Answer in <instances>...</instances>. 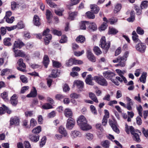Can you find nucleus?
Wrapping results in <instances>:
<instances>
[{
    "instance_id": "1",
    "label": "nucleus",
    "mask_w": 148,
    "mask_h": 148,
    "mask_svg": "<svg viewBox=\"0 0 148 148\" xmlns=\"http://www.w3.org/2000/svg\"><path fill=\"white\" fill-rule=\"evenodd\" d=\"M77 123L80 129L83 130H88L92 128V127L88 124L87 120L83 115L79 116L77 120Z\"/></svg>"
},
{
    "instance_id": "2",
    "label": "nucleus",
    "mask_w": 148,
    "mask_h": 148,
    "mask_svg": "<svg viewBox=\"0 0 148 148\" xmlns=\"http://www.w3.org/2000/svg\"><path fill=\"white\" fill-rule=\"evenodd\" d=\"M99 46L105 51L104 52L106 53L110 46V41L106 42V38L102 36L100 40Z\"/></svg>"
},
{
    "instance_id": "3",
    "label": "nucleus",
    "mask_w": 148,
    "mask_h": 148,
    "mask_svg": "<svg viewBox=\"0 0 148 148\" xmlns=\"http://www.w3.org/2000/svg\"><path fill=\"white\" fill-rule=\"evenodd\" d=\"M88 26L87 29L90 32L92 31V22L89 23L88 21H82L80 25V29H81L85 30L86 29V26Z\"/></svg>"
},
{
    "instance_id": "4",
    "label": "nucleus",
    "mask_w": 148,
    "mask_h": 148,
    "mask_svg": "<svg viewBox=\"0 0 148 148\" xmlns=\"http://www.w3.org/2000/svg\"><path fill=\"white\" fill-rule=\"evenodd\" d=\"M94 79L99 84L103 86H106L108 83L106 80L103 77L95 76L94 77Z\"/></svg>"
},
{
    "instance_id": "5",
    "label": "nucleus",
    "mask_w": 148,
    "mask_h": 148,
    "mask_svg": "<svg viewBox=\"0 0 148 148\" xmlns=\"http://www.w3.org/2000/svg\"><path fill=\"white\" fill-rule=\"evenodd\" d=\"M17 63L19 66L17 67V69L21 71L26 72L27 71L25 69H26V66L25 63L23 62V59L22 58L19 59Z\"/></svg>"
},
{
    "instance_id": "6",
    "label": "nucleus",
    "mask_w": 148,
    "mask_h": 148,
    "mask_svg": "<svg viewBox=\"0 0 148 148\" xmlns=\"http://www.w3.org/2000/svg\"><path fill=\"white\" fill-rule=\"evenodd\" d=\"M75 124V119L72 118H70L67 120L66 124V128L69 130H72L74 127Z\"/></svg>"
},
{
    "instance_id": "7",
    "label": "nucleus",
    "mask_w": 148,
    "mask_h": 148,
    "mask_svg": "<svg viewBox=\"0 0 148 148\" xmlns=\"http://www.w3.org/2000/svg\"><path fill=\"white\" fill-rule=\"evenodd\" d=\"M109 123L113 130L116 133L119 134L120 132L119 129L117 127V124L116 121L114 120H113L109 119Z\"/></svg>"
},
{
    "instance_id": "8",
    "label": "nucleus",
    "mask_w": 148,
    "mask_h": 148,
    "mask_svg": "<svg viewBox=\"0 0 148 148\" xmlns=\"http://www.w3.org/2000/svg\"><path fill=\"white\" fill-rule=\"evenodd\" d=\"M20 119L18 117L15 116L11 118L10 121V125L17 126L19 125Z\"/></svg>"
},
{
    "instance_id": "9",
    "label": "nucleus",
    "mask_w": 148,
    "mask_h": 148,
    "mask_svg": "<svg viewBox=\"0 0 148 148\" xmlns=\"http://www.w3.org/2000/svg\"><path fill=\"white\" fill-rule=\"evenodd\" d=\"M2 107H0V115L4 114L5 112L10 114L12 112V111L5 105L3 104Z\"/></svg>"
},
{
    "instance_id": "10",
    "label": "nucleus",
    "mask_w": 148,
    "mask_h": 148,
    "mask_svg": "<svg viewBox=\"0 0 148 148\" xmlns=\"http://www.w3.org/2000/svg\"><path fill=\"white\" fill-rule=\"evenodd\" d=\"M103 76L107 79H109L112 81V77H114L115 76V74L110 71H106L104 72L103 73Z\"/></svg>"
},
{
    "instance_id": "11",
    "label": "nucleus",
    "mask_w": 148,
    "mask_h": 148,
    "mask_svg": "<svg viewBox=\"0 0 148 148\" xmlns=\"http://www.w3.org/2000/svg\"><path fill=\"white\" fill-rule=\"evenodd\" d=\"M146 46L145 44L141 43H138L136 46V49L140 52H144L146 49Z\"/></svg>"
},
{
    "instance_id": "12",
    "label": "nucleus",
    "mask_w": 148,
    "mask_h": 148,
    "mask_svg": "<svg viewBox=\"0 0 148 148\" xmlns=\"http://www.w3.org/2000/svg\"><path fill=\"white\" fill-rule=\"evenodd\" d=\"M24 45V44L22 41H15L14 43L12 49H16L18 48L20 49Z\"/></svg>"
},
{
    "instance_id": "13",
    "label": "nucleus",
    "mask_w": 148,
    "mask_h": 148,
    "mask_svg": "<svg viewBox=\"0 0 148 148\" xmlns=\"http://www.w3.org/2000/svg\"><path fill=\"white\" fill-rule=\"evenodd\" d=\"M12 50L14 53L15 57H24L26 55L25 52L22 50H18L17 49H12Z\"/></svg>"
},
{
    "instance_id": "14",
    "label": "nucleus",
    "mask_w": 148,
    "mask_h": 148,
    "mask_svg": "<svg viewBox=\"0 0 148 148\" xmlns=\"http://www.w3.org/2000/svg\"><path fill=\"white\" fill-rule=\"evenodd\" d=\"M74 84L76 85L79 91H82L83 90L84 87V83L82 81L76 80L74 81Z\"/></svg>"
},
{
    "instance_id": "15",
    "label": "nucleus",
    "mask_w": 148,
    "mask_h": 148,
    "mask_svg": "<svg viewBox=\"0 0 148 148\" xmlns=\"http://www.w3.org/2000/svg\"><path fill=\"white\" fill-rule=\"evenodd\" d=\"M40 136L38 134H33L29 135L30 140L32 142L36 143L39 139Z\"/></svg>"
},
{
    "instance_id": "16",
    "label": "nucleus",
    "mask_w": 148,
    "mask_h": 148,
    "mask_svg": "<svg viewBox=\"0 0 148 148\" xmlns=\"http://www.w3.org/2000/svg\"><path fill=\"white\" fill-rule=\"evenodd\" d=\"M126 99L127 101V109L129 110H132V106L133 105L134 102L128 97H127Z\"/></svg>"
},
{
    "instance_id": "17",
    "label": "nucleus",
    "mask_w": 148,
    "mask_h": 148,
    "mask_svg": "<svg viewBox=\"0 0 148 148\" xmlns=\"http://www.w3.org/2000/svg\"><path fill=\"white\" fill-rule=\"evenodd\" d=\"M64 114L65 116L67 118H72L73 116V112L71 109L66 108L65 109Z\"/></svg>"
},
{
    "instance_id": "18",
    "label": "nucleus",
    "mask_w": 148,
    "mask_h": 148,
    "mask_svg": "<svg viewBox=\"0 0 148 148\" xmlns=\"http://www.w3.org/2000/svg\"><path fill=\"white\" fill-rule=\"evenodd\" d=\"M60 70H58L57 69H54L52 70L51 73L50 75H49L50 77H52L53 78H56L58 77L60 75Z\"/></svg>"
},
{
    "instance_id": "19",
    "label": "nucleus",
    "mask_w": 148,
    "mask_h": 148,
    "mask_svg": "<svg viewBox=\"0 0 148 148\" xmlns=\"http://www.w3.org/2000/svg\"><path fill=\"white\" fill-rule=\"evenodd\" d=\"M40 20V18L37 15H35L34 16L33 19V23L34 25L37 26H40L41 24Z\"/></svg>"
},
{
    "instance_id": "20",
    "label": "nucleus",
    "mask_w": 148,
    "mask_h": 148,
    "mask_svg": "<svg viewBox=\"0 0 148 148\" xmlns=\"http://www.w3.org/2000/svg\"><path fill=\"white\" fill-rule=\"evenodd\" d=\"M33 90H31L30 93L27 95L26 97L28 98H34L37 96V91L35 87H33Z\"/></svg>"
},
{
    "instance_id": "21",
    "label": "nucleus",
    "mask_w": 148,
    "mask_h": 148,
    "mask_svg": "<svg viewBox=\"0 0 148 148\" xmlns=\"http://www.w3.org/2000/svg\"><path fill=\"white\" fill-rule=\"evenodd\" d=\"M78 12L76 11L73 12H69V16L68 19L71 21L73 20L77 16L78 14Z\"/></svg>"
},
{
    "instance_id": "22",
    "label": "nucleus",
    "mask_w": 148,
    "mask_h": 148,
    "mask_svg": "<svg viewBox=\"0 0 148 148\" xmlns=\"http://www.w3.org/2000/svg\"><path fill=\"white\" fill-rule=\"evenodd\" d=\"M49 62V59L48 56L46 55H45L43 58L42 63L46 68L48 67V65Z\"/></svg>"
},
{
    "instance_id": "23",
    "label": "nucleus",
    "mask_w": 148,
    "mask_h": 148,
    "mask_svg": "<svg viewBox=\"0 0 148 148\" xmlns=\"http://www.w3.org/2000/svg\"><path fill=\"white\" fill-rule=\"evenodd\" d=\"M134 128L133 126H129L127 123L125 124V131L127 134H129L130 132L131 134H132L134 132Z\"/></svg>"
},
{
    "instance_id": "24",
    "label": "nucleus",
    "mask_w": 148,
    "mask_h": 148,
    "mask_svg": "<svg viewBox=\"0 0 148 148\" xmlns=\"http://www.w3.org/2000/svg\"><path fill=\"white\" fill-rule=\"evenodd\" d=\"M58 131L59 133L64 137H66L67 135V133L64 127L61 126L59 127Z\"/></svg>"
},
{
    "instance_id": "25",
    "label": "nucleus",
    "mask_w": 148,
    "mask_h": 148,
    "mask_svg": "<svg viewBox=\"0 0 148 148\" xmlns=\"http://www.w3.org/2000/svg\"><path fill=\"white\" fill-rule=\"evenodd\" d=\"M11 38H5L3 39L4 45L6 46L10 47L12 45L11 43Z\"/></svg>"
},
{
    "instance_id": "26",
    "label": "nucleus",
    "mask_w": 148,
    "mask_h": 148,
    "mask_svg": "<svg viewBox=\"0 0 148 148\" xmlns=\"http://www.w3.org/2000/svg\"><path fill=\"white\" fill-rule=\"evenodd\" d=\"M46 15L48 23H50L51 22V19L52 17V13L49 10H47L46 12Z\"/></svg>"
},
{
    "instance_id": "27",
    "label": "nucleus",
    "mask_w": 148,
    "mask_h": 148,
    "mask_svg": "<svg viewBox=\"0 0 148 148\" xmlns=\"http://www.w3.org/2000/svg\"><path fill=\"white\" fill-rule=\"evenodd\" d=\"M86 56L90 61L92 62V53L90 48L88 47L86 50Z\"/></svg>"
},
{
    "instance_id": "28",
    "label": "nucleus",
    "mask_w": 148,
    "mask_h": 148,
    "mask_svg": "<svg viewBox=\"0 0 148 148\" xmlns=\"http://www.w3.org/2000/svg\"><path fill=\"white\" fill-rule=\"evenodd\" d=\"M119 32L118 30L113 27H109L108 33L109 34L115 35Z\"/></svg>"
},
{
    "instance_id": "29",
    "label": "nucleus",
    "mask_w": 148,
    "mask_h": 148,
    "mask_svg": "<svg viewBox=\"0 0 148 148\" xmlns=\"http://www.w3.org/2000/svg\"><path fill=\"white\" fill-rule=\"evenodd\" d=\"M132 38L134 42H140V40L138 38V36L135 31H133L132 34Z\"/></svg>"
},
{
    "instance_id": "30",
    "label": "nucleus",
    "mask_w": 148,
    "mask_h": 148,
    "mask_svg": "<svg viewBox=\"0 0 148 148\" xmlns=\"http://www.w3.org/2000/svg\"><path fill=\"white\" fill-rule=\"evenodd\" d=\"M76 40L78 43L80 42L81 43H84L85 40V38L84 36L79 35L77 37Z\"/></svg>"
},
{
    "instance_id": "31",
    "label": "nucleus",
    "mask_w": 148,
    "mask_h": 148,
    "mask_svg": "<svg viewBox=\"0 0 148 148\" xmlns=\"http://www.w3.org/2000/svg\"><path fill=\"white\" fill-rule=\"evenodd\" d=\"M41 131V127L40 126H38L34 128L32 130V132L33 134H36L40 133Z\"/></svg>"
},
{
    "instance_id": "32",
    "label": "nucleus",
    "mask_w": 148,
    "mask_h": 148,
    "mask_svg": "<svg viewBox=\"0 0 148 148\" xmlns=\"http://www.w3.org/2000/svg\"><path fill=\"white\" fill-rule=\"evenodd\" d=\"M48 36V37H45L44 38L45 44L46 45H47L49 44L52 38V36L51 34H49Z\"/></svg>"
},
{
    "instance_id": "33",
    "label": "nucleus",
    "mask_w": 148,
    "mask_h": 148,
    "mask_svg": "<svg viewBox=\"0 0 148 148\" xmlns=\"http://www.w3.org/2000/svg\"><path fill=\"white\" fill-rule=\"evenodd\" d=\"M130 15V17L127 18V20L129 22H133L135 19V12L134 10L131 11Z\"/></svg>"
},
{
    "instance_id": "34",
    "label": "nucleus",
    "mask_w": 148,
    "mask_h": 148,
    "mask_svg": "<svg viewBox=\"0 0 148 148\" xmlns=\"http://www.w3.org/2000/svg\"><path fill=\"white\" fill-rule=\"evenodd\" d=\"M80 0H71V3L69 5H68L67 7L69 10L72 9L71 7L73 5H75L78 4Z\"/></svg>"
},
{
    "instance_id": "35",
    "label": "nucleus",
    "mask_w": 148,
    "mask_h": 148,
    "mask_svg": "<svg viewBox=\"0 0 148 148\" xmlns=\"http://www.w3.org/2000/svg\"><path fill=\"white\" fill-rule=\"evenodd\" d=\"M147 73L146 72L143 73L141 76L139 78V80L141 82L145 83L146 82Z\"/></svg>"
},
{
    "instance_id": "36",
    "label": "nucleus",
    "mask_w": 148,
    "mask_h": 148,
    "mask_svg": "<svg viewBox=\"0 0 148 148\" xmlns=\"http://www.w3.org/2000/svg\"><path fill=\"white\" fill-rule=\"evenodd\" d=\"M80 135V133L77 131L75 130L71 132V136L73 138H75L78 136L79 137Z\"/></svg>"
},
{
    "instance_id": "37",
    "label": "nucleus",
    "mask_w": 148,
    "mask_h": 148,
    "mask_svg": "<svg viewBox=\"0 0 148 148\" xmlns=\"http://www.w3.org/2000/svg\"><path fill=\"white\" fill-rule=\"evenodd\" d=\"M110 143L108 140L102 141L101 143V145L105 148H109Z\"/></svg>"
},
{
    "instance_id": "38",
    "label": "nucleus",
    "mask_w": 148,
    "mask_h": 148,
    "mask_svg": "<svg viewBox=\"0 0 148 148\" xmlns=\"http://www.w3.org/2000/svg\"><path fill=\"white\" fill-rule=\"evenodd\" d=\"M47 140L46 137L45 136H44L40 142V147H42L45 144Z\"/></svg>"
},
{
    "instance_id": "39",
    "label": "nucleus",
    "mask_w": 148,
    "mask_h": 148,
    "mask_svg": "<svg viewBox=\"0 0 148 148\" xmlns=\"http://www.w3.org/2000/svg\"><path fill=\"white\" fill-rule=\"evenodd\" d=\"M91 78L92 75H87L85 80V82L87 84L90 85H92Z\"/></svg>"
},
{
    "instance_id": "40",
    "label": "nucleus",
    "mask_w": 148,
    "mask_h": 148,
    "mask_svg": "<svg viewBox=\"0 0 148 148\" xmlns=\"http://www.w3.org/2000/svg\"><path fill=\"white\" fill-rule=\"evenodd\" d=\"M132 134L133 135V139L134 140L138 142L140 141V139L138 134L136 133H134V132Z\"/></svg>"
},
{
    "instance_id": "41",
    "label": "nucleus",
    "mask_w": 148,
    "mask_h": 148,
    "mask_svg": "<svg viewBox=\"0 0 148 148\" xmlns=\"http://www.w3.org/2000/svg\"><path fill=\"white\" fill-rule=\"evenodd\" d=\"M95 53L97 55H99L102 53L100 49L98 47H95L93 49Z\"/></svg>"
},
{
    "instance_id": "42",
    "label": "nucleus",
    "mask_w": 148,
    "mask_h": 148,
    "mask_svg": "<svg viewBox=\"0 0 148 148\" xmlns=\"http://www.w3.org/2000/svg\"><path fill=\"white\" fill-rule=\"evenodd\" d=\"M15 26L18 29H20L24 28L25 27V25L22 21H20L18 23L17 25Z\"/></svg>"
},
{
    "instance_id": "43",
    "label": "nucleus",
    "mask_w": 148,
    "mask_h": 148,
    "mask_svg": "<svg viewBox=\"0 0 148 148\" xmlns=\"http://www.w3.org/2000/svg\"><path fill=\"white\" fill-rule=\"evenodd\" d=\"M43 109L45 110L51 109L53 108V106L49 103H46L42 106Z\"/></svg>"
},
{
    "instance_id": "44",
    "label": "nucleus",
    "mask_w": 148,
    "mask_h": 148,
    "mask_svg": "<svg viewBox=\"0 0 148 148\" xmlns=\"http://www.w3.org/2000/svg\"><path fill=\"white\" fill-rule=\"evenodd\" d=\"M52 63L53 66V67L58 68L62 66L61 63L58 62L53 60Z\"/></svg>"
},
{
    "instance_id": "45",
    "label": "nucleus",
    "mask_w": 148,
    "mask_h": 148,
    "mask_svg": "<svg viewBox=\"0 0 148 148\" xmlns=\"http://www.w3.org/2000/svg\"><path fill=\"white\" fill-rule=\"evenodd\" d=\"M86 18L89 19H92V12L88 11L86 12L85 15Z\"/></svg>"
},
{
    "instance_id": "46",
    "label": "nucleus",
    "mask_w": 148,
    "mask_h": 148,
    "mask_svg": "<svg viewBox=\"0 0 148 148\" xmlns=\"http://www.w3.org/2000/svg\"><path fill=\"white\" fill-rule=\"evenodd\" d=\"M136 32L138 34L141 35H143L144 33V30L140 27H137Z\"/></svg>"
},
{
    "instance_id": "47",
    "label": "nucleus",
    "mask_w": 148,
    "mask_h": 148,
    "mask_svg": "<svg viewBox=\"0 0 148 148\" xmlns=\"http://www.w3.org/2000/svg\"><path fill=\"white\" fill-rule=\"evenodd\" d=\"M1 96L2 98L5 101H8V94L6 92H4L1 95Z\"/></svg>"
},
{
    "instance_id": "48",
    "label": "nucleus",
    "mask_w": 148,
    "mask_h": 148,
    "mask_svg": "<svg viewBox=\"0 0 148 148\" xmlns=\"http://www.w3.org/2000/svg\"><path fill=\"white\" fill-rule=\"evenodd\" d=\"M52 33L54 35H57L59 36H60L62 35V32L60 31H58L56 29H53L52 31Z\"/></svg>"
},
{
    "instance_id": "49",
    "label": "nucleus",
    "mask_w": 148,
    "mask_h": 148,
    "mask_svg": "<svg viewBox=\"0 0 148 148\" xmlns=\"http://www.w3.org/2000/svg\"><path fill=\"white\" fill-rule=\"evenodd\" d=\"M119 58L120 59L119 60V64L120 65V66L121 67H124L125 66V61L126 60H123V58H122L120 56L119 57Z\"/></svg>"
},
{
    "instance_id": "50",
    "label": "nucleus",
    "mask_w": 148,
    "mask_h": 148,
    "mask_svg": "<svg viewBox=\"0 0 148 148\" xmlns=\"http://www.w3.org/2000/svg\"><path fill=\"white\" fill-rule=\"evenodd\" d=\"M121 8V5L120 4H118L115 6L114 9V13H116L118 12Z\"/></svg>"
},
{
    "instance_id": "51",
    "label": "nucleus",
    "mask_w": 148,
    "mask_h": 148,
    "mask_svg": "<svg viewBox=\"0 0 148 148\" xmlns=\"http://www.w3.org/2000/svg\"><path fill=\"white\" fill-rule=\"evenodd\" d=\"M67 37L65 35L62 36L61 39L59 40V42L61 43H64L67 42Z\"/></svg>"
},
{
    "instance_id": "52",
    "label": "nucleus",
    "mask_w": 148,
    "mask_h": 148,
    "mask_svg": "<svg viewBox=\"0 0 148 148\" xmlns=\"http://www.w3.org/2000/svg\"><path fill=\"white\" fill-rule=\"evenodd\" d=\"M117 19L114 17H112L109 19V21L111 25H113L117 21Z\"/></svg>"
},
{
    "instance_id": "53",
    "label": "nucleus",
    "mask_w": 148,
    "mask_h": 148,
    "mask_svg": "<svg viewBox=\"0 0 148 148\" xmlns=\"http://www.w3.org/2000/svg\"><path fill=\"white\" fill-rule=\"evenodd\" d=\"M65 96L61 94H56L55 96L56 99L58 101H61Z\"/></svg>"
},
{
    "instance_id": "54",
    "label": "nucleus",
    "mask_w": 148,
    "mask_h": 148,
    "mask_svg": "<svg viewBox=\"0 0 148 148\" xmlns=\"http://www.w3.org/2000/svg\"><path fill=\"white\" fill-rule=\"evenodd\" d=\"M50 31V29L48 28H47L46 29L44 30L42 32V36H45V37H48V35L49 34H49Z\"/></svg>"
},
{
    "instance_id": "55",
    "label": "nucleus",
    "mask_w": 148,
    "mask_h": 148,
    "mask_svg": "<svg viewBox=\"0 0 148 148\" xmlns=\"http://www.w3.org/2000/svg\"><path fill=\"white\" fill-rule=\"evenodd\" d=\"M148 6V2L147 1H143L140 5V7L141 9L146 8Z\"/></svg>"
},
{
    "instance_id": "56",
    "label": "nucleus",
    "mask_w": 148,
    "mask_h": 148,
    "mask_svg": "<svg viewBox=\"0 0 148 148\" xmlns=\"http://www.w3.org/2000/svg\"><path fill=\"white\" fill-rule=\"evenodd\" d=\"M107 26L108 25L106 23L103 22L100 27L99 28V30L100 31L104 30L106 28Z\"/></svg>"
},
{
    "instance_id": "57",
    "label": "nucleus",
    "mask_w": 148,
    "mask_h": 148,
    "mask_svg": "<svg viewBox=\"0 0 148 148\" xmlns=\"http://www.w3.org/2000/svg\"><path fill=\"white\" fill-rule=\"evenodd\" d=\"M66 64L68 66H70L73 64V58H70L66 62Z\"/></svg>"
},
{
    "instance_id": "58",
    "label": "nucleus",
    "mask_w": 148,
    "mask_h": 148,
    "mask_svg": "<svg viewBox=\"0 0 148 148\" xmlns=\"http://www.w3.org/2000/svg\"><path fill=\"white\" fill-rule=\"evenodd\" d=\"M99 10V8L98 6L96 5H93V13H97Z\"/></svg>"
},
{
    "instance_id": "59",
    "label": "nucleus",
    "mask_w": 148,
    "mask_h": 148,
    "mask_svg": "<svg viewBox=\"0 0 148 148\" xmlns=\"http://www.w3.org/2000/svg\"><path fill=\"white\" fill-rule=\"evenodd\" d=\"M23 145L25 148H32L31 144L28 141H24L23 142Z\"/></svg>"
},
{
    "instance_id": "60",
    "label": "nucleus",
    "mask_w": 148,
    "mask_h": 148,
    "mask_svg": "<svg viewBox=\"0 0 148 148\" xmlns=\"http://www.w3.org/2000/svg\"><path fill=\"white\" fill-rule=\"evenodd\" d=\"M24 33L23 36L26 39H28L31 37L30 33L28 31H25Z\"/></svg>"
},
{
    "instance_id": "61",
    "label": "nucleus",
    "mask_w": 148,
    "mask_h": 148,
    "mask_svg": "<svg viewBox=\"0 0 148 148\" xmlns=\"http://www.w3.org/2000/svg\"><path fill=\"white\" fill-rule=\"evenodd\" d=\"M7 30L5 27H1L0 29V32L2 36L4 35L6 33Z\"/></svg>"
},
{
    "instance_id": "62",
    "label": "nucleus",
    "mask_w": 148,
    "mask_h": 148,
    "mask_svg": "<svg viewBox=\"0 0 148 148\" xmlns=\"http://www.w3.org/2000/svg\"><path fill=\"white\" fill-rule=\"evenodd\" d=\"M94 88L97 95L99 96L101 94V92L99 88L96 86H94Z\"/></svg>"
},
{
    "instance_id": "63",
    "label": "nucleus",
    "mask_w": 148,
    "mask_h": 148,
    "mask_svg": "<svg viewBox=\"0 0 148 148\" xmlns=\"http://www.w3.org/2000/svg\"><path fill=\"white\" fill-rule=\"evenodd\" d=\"M37 122L33 118H32L30 121V125L32 127H34L36 126L37 124Z\"/></svg>"
},
{
    "instance_id": "64",
    "label": "nucleus",
    "mask_w": 148,
    "mask_h": 148,
    "mask_svg": "<svg viewBox=\"0 0 148 148\" xmlns=\"http://www.w3.org/2000/svg\"><path fill=\"white\" fill-rule=\"evenodd\" d=\"M20 79L23 83H26L27 82V78L25 75H21L20 77Z\"/></svg>"
}]
</instances>
